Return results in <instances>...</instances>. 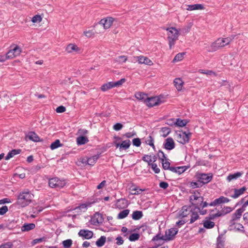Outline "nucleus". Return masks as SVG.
<instances>
[{
  "label": "nucleus",
  "mask_w": 248,
  "mask_h": 248,
  "mask_svg": "<svg viewBox=\"0 0 248 248\" xmlns=\"http://www.w3.org/2000/svg\"><path fill=\"white\" fill-rule=\"evenodd\" d=\"M32 196L29 191L20 193L17 196L16 204L21 207L28 205L31 202Z\"/></svg>",
  "instance_id": "nucleus-1"
},
{
  "label": "nucleus",
  "mask_w": 248,
  "mask_h": 248,
  "mask_svg": "<svg viewBox=\"0 0 248 248\" xmlns=\"http://www.w3.org/2000/svg\"><path fill=\"white\" fill-rule=\"evenodd\" d=\"M167 31L169 47L171 49L172 46L174 45L175 41L178 39L179 31L175 27L168 28Z\"/></svg>",
  "instance_id": "nucleus-2"
},
{
  "label": "nucleus",
  "mask_w": 248,
  "mask_h": 248,
  "mask_svg": "<svg viewBox=\"0 0 248 248\" xmlns=\"http://www.w3.org/2000/svg\"><path fill=\"white\" fill-rule=\"evenodd\" d=\"M66 184V180L57 177L49 179L48 186L50 187L57 190L63 188Z\"/></svg>",
  "instance_id": "nucleus-3"
},
{
  "label": "nucleus",
  "mask_w": 248,
  "mask_h": 248,
  "mask_svg": "<svg viewBox=\"0 0 248 248\" xmlns=\"http://www.w3.org/2000/svg\"><path fill=\"white\" fill-rule=\"evenodd\" d=\"M213 175L212 173H204L197 172L195 178L198 182L201 183L203 186L211 182L213 179Z\"/></svg>",
  "instance_id": "nucleus-4"
},
{
  "label": "nucleus",
  "mask_w": 248,
  "mask_h": 248,
  "mask_svg": "<svg viewBox=\"0 0 248 248\" xmlns=\"http://www.w3.org/2000/svg\"><path fill=\"white\" fill-rule=\"evenodd\" d=\"M191 193L194 195H191L189 197V202L191 204L192 206H194V210L198 209L200 210V206L202 202V201H204V198L202 196L196 195V191H193L190 192Z\"/></svg>",
  "instance_id": "nucleus-5"
},
{
  "label": "nucleus",
  "mask_w": 248,
  "mask_h": 248,
  "mask_svg": "<svg viewBox=\"0 0 248 248\" xmlns=\"http://www.w3.org/2000/svg\"><path fill=\"white\" fill-rule=\"evenodd\" d=\"M21 52V48L17 45H13L10 46L9 50L6 53L5 55L8 60L19 56Z\"/></svg>",
  "instance_id": "nucleus-6"
},
{
  "label": "nucleus",
  "mask_w": 248,
  "mask_h": 248,
  "mask_svg": "<svg viewBox=\"0 0 248 248\" xmlns=\"http://www.w3.org/2000/svg\"><path fill=\"white\" fill-rule=\"evenodd\" d=\"M181 132L177 134V141L182 144L189 142L191 133L190 132L187 133L186 131H182Z\"/></svg>",
  "instance_id": "nucleus-7"
},
{
  "label": "nucleus",
  "mask_w": 248,
  "mask_h": 248,
  "mask_svg": "<svg viewBox=\"0 0 248 248\" xmlns=\"http://www.w3.org/2000/svg\"><path fill=\"white\" fill-rule=\"evenodd\" d=\"M162 103V101L161 100L160 98L158 96H155L150 97H148L145 104L149 108H152L154 106H158Z\"/></svg>",
  "instance_id": "nucleus-8"
},
{
  "label": "nucleus",
  "mask_w": 248,
  "mask_h": 248,
  "mask_svg": "<svg viewBox=\"0 0 248 248\" xmlns=\"http://www.w3.org/2000/svg\"><path fill=\"white\" fill-rule=\"evenodd\" d=\"M169 121H172V124H169V125H175L177 127H183L185 126L187 123L189 122V120L181 119L180 118H177L175 120L174 118L170 119Z\"/></svg>",
  "instance_id": "nucleus-9"
},
{
  "label": "nucleus",
  "mask_w": 248,
  "mask_h": 248,
  "mask_svg": "<svg viewBox=\"0 0 248 248\" xmlns=\"http://www.w3.org/2000/svg\"><path fill=\"white\" fill-rule=\"evenodd\" d=\"M114 145L115 146L116 148H119L120 151L123 150H126L128 149L130 145L131 142L129 140H126L123 141L121 143L118 142L116 141L113 142Z\"/></svg>",
  "instance_id": "nucleus-10"
},
{
  "label": "nucleus",
  "mask_w": 248,
  "mask_h": 248,
  "mask_svg": "<svg viewBox=\"0 0 248 248\" xmlns=\"http://www.w3.org/2000/svg\"><path fill=\"white\" fill-rule=\"evenodd\" d=\"M178 230L177 228H171L165 232L166 241L172 240L175 235L177 234Z\"/></svg>",
  "instance_id": "nucleus-11"
},
{
  "label": "nucleus",
  "mask_w": 248,
  "mask_h": 248,
  "mask_svg": "<svg viewBox=\"0 0 248 248\" xmlns=\"http://www.w3.org/2000/svg\"><path fill=\"white\" fill-rule=\"evenodd\" d=\"M114 20V19L113 17H107L100 20L98 24L102 25L105 29H108L112 25Z\"/></svg>",
  "instance_id": "nucleus-12"
},
{
  "label": "nucleus",
  "mask_w": 248,
  "mask_h": 248,
  "mask_svg": "<svg viewBox=\"0 0 248 248\" xmlns=\"http://www.w3.org/2000/svg\"><path fill=\"white\" fill-rule=\"evenodd\" d=\"M97 202H98V200L96 199L95 201H94L93 202H86L85 203L80 204L78 206L74 208L73 209V210H76L77 209H79V211H76V213L78 214H80L82 211L85 212L87 210L88 207L90 206L92 203H94Z\"/></svg>",
  "instance_id": "nucleus-13"
},
{
  "label": "nucleus",
  "mask_w": 248,
  "mask_h": 248,
  "mask_svg": "<svg viewBox=\"0 0 248 248\" xmlns=\"http://www.w3.org/2000/svg\"><path fill=\"white\" fill-rule=\"evenodd\" d=\"M163 146L165 149L170 151L175 148V143L173 139L169 137L165 139Z\"/></svg>",
  "instance_id": "nucleus-14"
},
{
  "label": "nucleus",
  "mask_w": 248,
  "mask_h": 248,
  "mask_svg": "<svg viewBox=\"0 0 248 248\" xmlns=\"http://www.w3.org/2000/svg\"><path fill=\"white\" fill-rule=\"evenodd\" d=\"M78 235L83 239H90L93 235V232L87 229H81L78 232Z\"/></svg>",
  "instance_id": "nucleus-15"
},
{
  "label": "nucleus",
  "mask_w": 248,
  "mask_h": 248,
  "mask_svg": "<svg viewBox=\"0 0 248 248\" xmlns=\"http://www.w3.org/2000/svg\"><path fill=\"white\" fill-rule=\"evenodd\" d=\"M27 139L35 142L43 141V140H41L40 137L34 131H30L26 134L25 139L27 140Z\"/></svg>",
  "instance_id": "nucleus-16"
},
{
  "label": "nucleus",
  "mask_w": 248,
  "mask_h": 248,
  "mask_svg": "<svg viewBox=\"0 0 248 248\" xmlns=\"http://www.w3.org/2000/svg\"><path fill=\"white\" fill-rule=\"evenodd\" d=\"M129 204V201L125 198H121L116 201V207L120 209L126 208Z\"/></svg>",
  "instance_id": "nucleus-17"
},
{
  "label": "nucleus",
  "mask_w": 248,
  "mask_h": 248,
  "mask_svg": "<svg viewBox=\"0 0 248 248\" xmlns=\"http://www.w3.org/2000/svg\"><path fill=\"white\" fill-rule=\"evenodd\" d=\"M224 46L225 45L223 43V42H222L221 39L220 38H219L212 44V45H211V48L212 51H215Z\"/></svg>",
  "instance_id": "nucleus-18"
},
{
  "label": "nucleus",
  "mask_w": 248,
  "mask_h": 248,
  "mask_svg": "<svg viewBox=\"0 0 248 248\" xmlns=\"http://www.w3.org/2000/svg\"><path fill=\"white\" fill-rule=\"evenodd\" d=\"M246 190L247 187L245 186L240 189L234 188V194L231 196V197L233 199H236L242 195Z\"/></svg>",
  "instance_id": "nucleus-19"
},
{
  "label": "nucleus",
  "mask_w": 248,
  "mask_h": 248,
  "mask_svg": "<svg viewBox=\"0 0 248 248\" xmlns=\"http://www.w3.org/2000/svg\"><path fill=\"white\" fill-rule=\"evenodd\" d=\"M135 97L137 99L140 100L145 104L148 96L147 94L144 93L137 92L135 94Z\"/></svg>",
  "instance_id": "nucleus-20"
},
{
  "label": "nucleus",
  "mask_w": 248,
  "mask_h": 248,
  "mask_svg": "<svg viewBox=\"0 0 248 248\" xmlns=\"http://www.w3.org/2000/svg\"><path fill=\"white\" fill-rule=\"evenodd\" d=\"M94 224H95L96 223L101 224L104 221V220L103 214L99 213V212H96L94 214Z\"/></svg>",
  "instance_id": "nucleus-21"
},
{
  "label": "nucleus",
  "mask_w": 248,
  "mask_h": 248,
  "mask_svg": "<svg viewBox=\"0 0 248 248\" xmlns=\"http://www.w3.org/2000/svg\"><path fill=\"white\" fill-rule=\"evenodd\" d=\"M212 220L209 219L208 217H205V219L203 221L202 224L205 228L207 229H212L215 227V224Z\"/></svg>",
  "instance_id": "nucleus-22"
},
{
  "label": "nucleus",
  "mask_w": 248,
  "mask_h": 248,
  "mask_svg": "<svg viewBox=\"0 0 248 248\" xmlns=\"http://www.w3.org/2000/svg\"><path fill=\"white\" fill-rule=\"evenodd\" d=\"M35 227V225L33 223H26L24 224L21 227V231L23 232H28L33 230Z\"/></svg>",
  "instance_id": "nucleus-23"
},
{
  "label": "nucleus",
  "mask_w": 248,
  "mask_h": 248,
  "mask_svg": "<svg viewBox=\"0 0 248 248\" xmlns=\"http://www.w3.org/2000/svg\"><path fill=\"white\" fill-rule=\"evenodd\" d=\"M101 152H97V154L93 155L88 158L89 165L93 166L96 161L100 157Z\"/></svg>",
  "instance_id": "nucleus-24"
},
{
  "label": "nucleus",
  "mask_w": 248,
  "mask_h": 248,
  "mask_svg": "<svg viewBox=\"0 0 248 248\" xmlns=\"http://www.w3.org/2000/svg\"><path fill=\"white\" fill-rule=\"evenodd\" d=\"M138 62L140 63H143L149 65H151L153 64L152 61L148 58L142 56L138 57Z\"/></svg>",
  "instance_id": "nucleus-25"
},
{
  "label": "nucleus",
  "mask_w": 248,
  "mask_h": 248,
  "mask_svg": "<svg viewBox=\"0 0 248 248\" xmlns=\"http://www.w3.org/2000/svg\"><path fill=\"white\" fill-rule=\"evenodd\" d=\"M243 174V171H237L234 173L230 174L227 178L228 181H231L232 180H235L241 177Z\"/></svg>",
  "instance_id": "nucleus-26"
},
{
  "label": "nucleus",
  "mask_w": 248,
  "mask_h": 248,
  "mask_svg": "<svg viewBox=\"0 0 248 248\" xmlns=\"http://www.w3.org/2000/svg\"><path fill=\"white\" fill-rule=\"evenodd\" d=\"M76 140L78 145H84L89 141L88 138L83 135L77 137Z\"/></svg>",
  "instance_id": "nucleus-27"
},
{
  "label": "nucleus",
  "mask_w": 248,
  "mask_h": 248,
  "mask_svg": "<svg viewBox=\"0 0 248 248\" xmlns=\"http://www.w3.org/2000/svg\"><path fill=\"white\" fill-rule=\"evenodd\" d=\"M21 152V149H13L10 151L5 157V160H9L15 155L20 154Z\"/></svg>",
  "instance_id": "nucleus-28"
},
{
  "label": "nucleus",
  "mask_w": 248,
  "mask_h": 248,
  "mask_svg": "<svg viewBox=\"0 0 248 248\" xmlns=\"http://www.w3.org/2000/svg\"><path fill=\"white\" fill-rule=\"evenodd\" d=\"M190 212L191 213V218L190 219L189 224H192L196 220L200 218V216L198 215V213L195 212V210H194V208L191 209L190 210Z\"/></svg>",
  "instance_id": "nucleus-29"
},
{
  "label": "nucleus",
  "mask_w": 248,
  "mask_h": 248,
  "mask_svg": "<svg viewBox=\"0 0 248 248\" xmlns=\"http://www.w3.org/2000/svg\"><path fill=\"white\" fill-rule=\"evenodd\" d=\"M173 83L178 91H181L183 86L184 82L180 78H176L173 81Z\"/></svg>",
  "instance_id": "nucleus-30"
},
{
  "label": "nucleus",
  "mask_w": 248,
  "mask_h": 248,
  "mask_svg": "<svg viewBox=\"0 0 248 248\" xmlns=\"http://www.w3.org/2000/svg\"><path fill=\"white\" fill-rule=\"evenodd\" d=\"M187 10L192 11L195 10H202L204 9V6L202 4H195L187 5Z\"/></svg>",
  "instance_id": "nucleus-31"
},
{
  "label": "nucleus",
  "mask_w": 248,
  "mask_h": 248,
  "mask_svg": "<svg viewBox=\"0 0 248 248\" xmlns=\"http://www.w3.org/2000/svg\"><path fill=\"white\" fill-rule=\"evenodd\" d=\"M17 221L13 219L5 224V228H7L9 230H13L17 228Z\"/></svg>",
  "instance_id": "nucleus-32"
},
{
  "label": "nucleus",
  "mask_w": 248,
  "mask_h": 248,
  "mask_svg": "<svg viewBox=\"0 0 248 248\" xmlns=\"http://www.w3.org/2000/svg\"><path fill=\"white\" fill-rule=\"evenodd\" d=\"M143 216V213L141 211L136 210L133 212L132 218L133 220H138L142 218Z\"/></svg>",
  "instance_id": "nucleus-33"
},
{
  "label": "nucleus",
  "mask_w": 248,
  "mask_h": 248,
  "mask_svg": "<svg viewBox=\"0 0 248 248\" xmlns=\"http://www.w3.org/2000/svg\"><path fill=\"white\" fill-rule=\"evenodd\" d=\"M66 50L68 53H72L73 51H78L79 48L77 45L70 44L66 46Z\"/></svg>",
  "instance_id": "nucleus-34"
},
{
  "label": "nucleus",
  "mask_w": 248,
  "mask_h": 248,
  "mask_svg": "<svg viewBox=\"0 0 248 248\" xmlns=\"http://www.w3.org/2000/svg\"><path fill=\"white\" fill-rule=\"evenodd\" d=\"M112 88H114L113 82L110 81L102 85L101 89L102 91L105 92Z\"/></svg>",
  "instance_id": "nucleus-35"
},
{
  "label": "nucleus",
  "mask_w": 248,
  "mask_h": 248,
  "mask_svg": "<svg viewBox=\"0 0 248 248\" xmlns=\"http://www.w3.org/2000/svg\"><path fill=\"white\" fill-rule=\"evenodd\" d=\"M157 156L158 157V159L161 161L162 164L165 163V161H166L168 159L167 158L166 155L161 150H159Z\"/></svg>",
  "instance_id": "nucleus-36"
},
{
  "label": "nucleus",
  "mask_w": 248,
  "mask_h": 248,
  "mask_svg": "<svg viewBox=\"0 0 248 248\" xmlns=\"http://www.w3.org/2000/svg\"><path fill=\"white\" fill-rule=\"evenodd\" d=\"M62 146L63 144L61 143L60 140L57 139L51 143L50 145V148L51 150H54Z\"/></svg>",
  "instance_id": "nucleus-37"
},
{
  "label": "nucleus",
  "mask_w": 248,
  "mask_h": 248,
  "mask_svg": "<svg viewBox=\"0 0 248 248\" xmlns=\"http://www.w3.org/2000/svg\"><path fill=\"white\" fill-rule=\"evenodd\" d=\"M106 241V237L105 236H101L95 242L97 247L100 248L103 246Z\"/></svg>",
  "instance_id": "nucleus-38"
},
{
  "label": "nucleus",
  "mask_w": 248,
  "mask_h": 248,
  "mask_svg": "<svg viewBox=\"0 0 248 248\" xmlns=\"http://www.w3.org/2000/svg\"><path fill=\"white\" fill-rule=\"evenodd\" d=\"M129 209H124L122 211H121L117 216L118 219H123L126 217L129 213Z\"/></svg>",
  "instance_id": "nucleus-39"
},
{
  "label": "nucleus",
  "mask_w": 248,
  "mask_h": 248,
  "mask_svg": "<svg viewBox=\"0 0 248 248\" xmlns=\"http://www.w3.org/2000/svg\"><path fill=\"white\" fill-rule=\"evenodd\" d=\"M233 209L231 207L224 206L221 211H219V213L221 214V215L222 217L231 212Z\"/></svg>",
  "instance_id": "nucleus-40"
},
{
  "label": "nucleus",
  "mask_w": 248,
  "mask_h": 248,
  "mask_svg": "<svg viewBox=\"0 0 248 248\" xmlns=\"http://www.w3.org/2000/svg\"><path fill=\"white\" fill-rule=\"evenodd\" d=\"M192 206L191 204L189 205H184L182 207L181 211L182 213L180 214V216H181L182 218L185 217L187 216V214L186 212L187 211L188 209L191 208Z\"/></svg>",
  "instance_id": "nucleus-41"
},
{
  "label": "nucleus",
  "mask_w": 248,
  "mask_h": 248,
  "mask_svg": "<svg viewBox=\"0 0 248 248\" xmlns=\"http://www.w3.org/2000/svg\"><path fill=\"white\" fill-rule=\"evenodd\" d=\"M140 235L138 233H131L128 239L131 242H134L139 239Z\"/></svg>",
  "instance_id": "nucleus-42"
},
{
  "label": "nucleus",
  "mask_w": 248,
  "mask_h": 248,
  "mask_svg": "<svg viewBox=\"0 0 248 248\" xmlns=\"http://www.w3.org/2000/svg\"><path fill=\"white\" fill-rule=\"evenodd\" d=\"M223 234H219L217 239V246H225V240L223 238Z\"/></svg>",
  "instance_id": "nucleus-43"
},
{
  "label": "nucleus",
  "mask_w": 248,
  "mask_h": 248,
  "mask_svg": "<svg viewBox=\"0 0 248 248\" xmlns=\"http://www.w3.org/2000/svg\"><path fill=\"white\" fill-rule=\"evenodd\" d=\"M217 204L219 205L221 203H227L230 202V199L224 196H220L218 198L216 199Z\"/></svg>",
  "instance_id": "nucleus-44"
},
{
  "label": "nucleus",
  "mask_w": 248,
  "mask_h": 248,
  "mask_svg": "<svg viewBox=\"0 0 248 248\" xmlns=\"http://www.w3.org/2000/svg\"><path fill=\"white\" fill-rule=\"evenodd\" d=\"M160 131L163 133L162 136L165 138L171 132V129L168 127H163L161 128Z\"/></svg>",
  "instance_id": "nucleus-45"
},
{
  "label": "nucleus",
  "mask_w": 248,
  "mask_h": 248,
  "mask_svg": "<svg viewBox=\"0 0 248 248\" xmlns=\"http://www.w3.org/2000/svg\"><path fill=\"white\" fill-rule=\"evenodd\" d=\"M152 160H151L149 162L148 166H151L152 169L154 171L155 173H159L160 172V169L157 167V164L155 163H152Z\"/></svg>",
  "instance_id": "nucleus-46"
},
{
  "label": "nucleus",
  "mask_w": 248,
  "mask_h": 248,
  "mask_svg": "<svg viewBox=\"0 0 248 248\" xmlns=\"http://www.w3.org/2000/svg\"><path fill=\"white\" fill-rule=\"evenodd\" d=\"M72 240L71 239H67L62 242V244L64 248H70L72 245Z\"/></svg>",
  "instance_id": "nucleus-47"
},
{
  "label": "nucleus",
  "mask_w": 248,
  "mask_h": 248,
  "mask_svg": "<svg viewBox=\"0 0 248 248\" xmlns=\"http://www.w3.org/2000/svg\"><path fill=\"white\" fill-rule=\"evenodd\" d=\"M186 54V52L179 53L176 55L175 57L174 58L172 62H177L181 61L183 58L184 56Z\"/></svg>",
  "instance_id": "nucleus-48"
},
{
  "label": "nucleus",
  "mask_w": 248,
  "mask_h": 248,
  "mask_svg": "<svg viewBox=\"0 0 248 248\" xmlns=\"http://www.w3.org/2000/svg\"><path fill=\"white\" fill-rule=\"evenodd\" d=\"M131 188V190L135 191L134 193H132L133 195H139L140 194L142 191L145 190V189L140 188L139 186H132Z\"/></svg>",
  "instance_id": "nucleus-49"
},
{
  "label": "nucleus",
  "mask_w": 248,
  "mask_h": 248,
  "mask_svg": "<svg viewBox=\"0 0 248 248\" xmlns=\"http://www.w3.org/2000/svg\"><path fill=\"white\" fill-rule=\"evenodd\" d=\"M190 186L192 188L194 189L195 188H200L202 186V185L200 182H190Z\"/></svg>",
  "instance_id": "nucleus-50"
},
{
  "label": "nucleus",
  "mask_w": 248,
  "mask_h": 248,
  "mask_svg": "<svg viewBox=\"0 0 248 248\" xmlns=\"http://www.w3.org/2000/svg\"><path fill=\"white\" fill-rule=\"evenodd\" d=\"M159 240H162L166 241V237L165 236H160V233H157L155 236L153 237L152 239V241H157Z\"/></svg>",
  "instance_id": "nucleus-51"
},
{
  "label": "nucleus",
  "mask_w": 248,
  "mask_h": 248,
  "mask_svg": "<svg viewBox=\"0 0 248 248\" xmlns=\"http://www.w3.org/2000/svg\"><path fill=\"white\" fill-rule=\"evenodd\" d=\"M190 167V166H179L177 167V170L178 171V174H181L183 172H184L187 169H188Z\"/></svg>",
  "instance_id": "nucleus-52"
},
{
  "label": "nucleus",
  "mask_w": 248,
  "mask_h": 248,
  "mask_svg": "<svg viewBox=\"0 0 248 248\" xmlns=\"http://www.w3.org/2000/svg\"><path fill=\"white\" fill-rule=\"evenodd\" d=\"M244 226L240 223H236V225L234 227V229L237 231L243 233L245 232V230H244Z\"/></svg>",
  "instance_id": "nucleus-53"
},
{
  "label": "nucleus",
  "mask_w": 248,
  "mask_h": 248,
  "mask_svg": "<svg viewBox=\"0 0 248 248\" xmlns=\"http://www.w3.org/2000/svg\"><path fill=\"white\" fill-rule=\"evenodd\" d=\"M242 215L237 210L232 215V218L235 220H238L241 218Z\"/></svg>",
  "instance_id": "nucleus-54"
},
{
  "label": "nucleus",
  "mask_w": 248,
  "mask_h": 248,
  "mask_svg": "<svg viewBox=\"0 0 248 248\" xmlns=\"http://www.w3.org/2000/svg\"><path fill=\"white\" fill-rule=\"evenodd\" d=\"M126 81V79L125 78H122L120 80L113 82L114 87H118L121 86Z\"/></svg>",
  "instance_id": "nucleus-55"
},
{
  "label": "nucleus",
  "mask_w": 248,
  "mask_h": 248,
  "mask_svg": "<svg viewBox=\"0 0 248 248\" xmlns=\"http://www.w3.org/2000/svg\"><path fill=\"white\" fill-rule=\"evenodd\" d=\"M132 144L136 147H140L141 145L140 139L139 138L133 139L132 140Z\"/></svg>",
  "instance_id": "nucleus-56"
},
{
  "label": "nucleus",
  "mask_w": 248,
  "mask_h": 248,
  "mask_svg": "<svg viewBox=\"0 0 248 248\" xmlns=\"http://www.w3.org/2000/svg\"><path fill=\"white\" fill-rule=\"evenodd\" d=\"M222 217L221 214L219 213V211H218L217 212L214 214H209L207 217L209 219L214 220L215 218Z\"/></svg>",
  "instance_id": "nucleus-57"
},
{
  "label": "nucleus",
  "mask_w": 248,
  "mask_h": 248,
  "mask_svg": "<svg viewBox=\"0 0 248 248\" xmlns=\"http://www.w3.org/2000/svg\"><path fill=\"white\" fill-rule=\"evenodd\" d=\"M42 18L41 16L36 15L33 16L31 21L33 23L40 22L42 21Z\"/></svg>",
  "instance_id": "nucleus-58"
},
{
  "label": "nucleus",
  "mask_w": 248,
  "mask_h": 248,
  "mask_svg": "<svg viewBox=\"0 0 248 248\" xmlns=\"http://www.w3.org/2000/svg\"><path fill=\"white\" fill-rule=\"evenodd\" d=\"M13 247V244L12 242H9L2 244L0 246V248H12Z\"/></svg>",
  "instance_id": "nucleus-59"
},
{
  "label": "nucleus",
  "mask_w": 248,
  "mask_h": 248,
  "mask_svg": "<svg viewBox=\"0 0 248 248\" xmlns=\"http://www.w3.org/2000/svg\"><path fill=\"white\" fill-rule=\"evenodd\" d=\"M46 239V238L45 237H43L39 238H36L34 239L32 241V244L33 245H35L37 243H41L43 241H45Z\"/></svg>",
  "instance_id": "nucleus-60"
},
{
  "label": "nucleus",
  "mask_w": 248,
  "mask_h": 248,
  "mask_svg": "<svg viewBox=\"0 0 248 248\" xmlns=\"http://www.w3.org/2000/svg\"><path fill=\"white\" fill-rule=\"evenodd\" d=\"M8 211V208L7 206L4 205L0 207V215L2 216L5 214Z\"/></svg>",
  "instance_id": "nucleus-61"
},
{
  "label": "nucleus",
  "mask_w": 248,
  "mask_h": 248,
  "mask_svg": "<svg viewBox=\"0 0 248 248\" xmlns=\"http://www.w3.org/2000/svg\"><path fill=\"white\" fill-rule=\"evenodd\" d=\"M123 127V125L120 123L115 124L113 126V129L117 131L120 130Z\"/></svg>",
  "instance_id": "nucleus-62"
},
{
  "label": "nucleus",
  "mask_w": 248,
  "mask_h": 248,
  "mask_svg": "<svg viewBox=\"0 0 248 248\" xmlns=\"http://www.w3.org/2000/svg\"><path fill=\"white\" fill-rule=\"evenodd\" d=\"M159 186L163 189H166L169 187V184L166 182L161 181L159 184Z\"/></svg>",
  "instance_id": "nucleus-63"
},
{
  "label": "nucleus",
  "mask_w": 248,
  "mask_h": 248,
  "mask_svg": "<svg viewBox=\"0 0 248 248\" xmlns=\"http://www.w3.org/2000/svg\"><path fill=\"white\" fill-rule=\"evenodd\" d=\"M66 111V108L63 106H60L56 109V111L57 113H63Z\"/></svg>",
  "instance_id": "nucleus-64"
}]
</instances>
